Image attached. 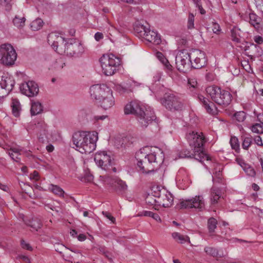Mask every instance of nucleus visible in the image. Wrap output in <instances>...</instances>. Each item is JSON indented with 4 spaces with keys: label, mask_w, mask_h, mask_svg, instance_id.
<instances>
[{
    "label": "nucleus",
    "mask_w": 263,
    "mask_h": 263,
    "mask_svg": "<svg viewBox=\"0 0 263 263\" xmlns=\"http://www.w3.org/2000/svg\"><path fill=\"white\" fill-rule=\"evenodd\" d=\"M221 197V190L216 186H213L211 189L210 200L212 205L218 203Z\"/></svg>",
    "instance_id": "5701e85b"
},
{
    "label": "nucleus",
    "mask_w": 263,
    "mask_h": 263,
    "mask_svg": "<svg viewBox=\"0 0 263 263\" xmlns=\"http://www.w3.org/2000/svg\"><path fill=\"white\" fill-rule=\"evenodd\" d=\"M144 151V148L140 149L136 153V169L140 173L148 174L154 172L155 168L163 162L164 155L163 152L158 148L150 154H147Z\"/></svg>",
    "instance_id": "f03ea898"
},
{
    "label": "nucleus",
    "mask_w": 263,
    "mask_h": 263,
    "mask_svg": "<svg viewBox=\"0 0 263 263\" xmlns=\"http://www.w3.org/2000/svg\"><path fill=\"white\" fill-rule=\"evenodd\" d=\"M254 40L258 44H261L263 43V38L259 35L255 36Z\"/></svg>",
    "instance_id": "bf43d9fd"
},
{
    "label": "nucleus",
    "mask_w": 263,
    "mask_h": 263,
    "mask_svg": "<svg viewBox=\"0 0 263 263\" xmlns=\"http://www.w3.org/2000/svg\"><path fill=\"white\" fill-rule=\"evenodd\" d=\"M254 141L255 143L258 146H263L261 138L260 136H256L254 138Z\"/></svg>",
    "instance_id": "13d9d810"
},
{
    "label": "nucleus",
    "mask_w": 263,
    "mask_h": 263,
    "mask_svg": "<svg viewBox=\"0 0 263 263\" xmlns=\"http://www.w3.org/2000/svg\"><path fill=\"white\" fill-rule=\"evenodd\" d=\"M50 190L55 195H57L60 197L64 196L65 193L64 191L62 188L58 185H53L52 184H50Z\"/></svg>",
    "instance_id": "f704fd0d"
},
{
    "label": "nucleus",
    "mask_w": 263,
    "mask_h": 263,
    "mask_svg": "<svg viewBox=\"0 0 263 263\" xmlns=\"http://www.w3.org/2000/svg\"><path fill=\"white\" fill-rule=\"evenodd\" d=\"M102 214L103 215L106 217L107 218H108V219H109L112 223H114L115 222V218L109 212H104V211H103L102 212Z\"/></svg>",
    "instance_id": "3c124183"
},
{
    "label": "nucleus",
    "mask_w": 263,
    "mask_h": 263,
    "mask_svg": "<svg viewBox=\"0 0 263 263\" xmlns=\"http://www.w3.org/2000/svg\"><path fill=\"white\" fill-rule=\"evenodd\" d=\"M124 112L125 115L132 114V102H128L124 107Z\"/></svg>",
    "instance_id": "8fccbe9b"
},
{
    "label": "nucleus",
    "mask_w": 263,
    "mask_h": 263,
    "mask_svg": "<svg viewBox=\"0 0 263 263\" xmlns=\"http://www.w3.org/2000/svg\"><path fill=\"white\" fill-rule=\"evenodd\" d=\"M198 98L208 113L212 115L216 114V107L213 102L210 101L209 99L202 96H199Z\"/></svg>",
    "instance_id": "aec40b11"
},
{
    "label": "nucleus",
    "mask_w": 263,
    "mask_h": 263,
    "mask_svg": "<svg viewBox=\"0 0 263 263\" xmlns=\"http://www.w3.org/2000/svg\"><path fill=\"white\" fill-rule=\"evenodd\" d=\"M133 115H134L138 125L145 128L157 119L153 108L138 100H133Z\"/></svg>",
    "instance_id": "39448f33"
},
{
    "label": "nucleus",
    "mask_w": 263,
    "mask_h": 263,
    "mask_svg": "<svg viewBox=\"0 0 263 263\" xmlns=\"http://www.w3.org/2000/svg\"><path fill=\"white\" fill-rule=\"evenodd\" d=\"M213 180L214 182L216 181L220 182L221 181V173L220 171L216 172L214 174Z\"/></svg>",
    "instance_id": "09e8293b"
},
{
    "label": "nucleus",
    "mask_w": 263,
    "mask_h": 263,
    "mask_svg": "<svg viewBox=\"0 0 263 263\" xmlns=\"http://www.w3.org/2000/svg\"><path fill=\"white\" fill-rule=\"evenodd\" d=\"M185 138L190 146L194 148L193 155L196 160L201 162L209 160V156L203 151V146L206 140L202 132L190 131L186 134Z\"/></svg>",
    "instance_id": "423d86ee"
},
{
    "label": "nucleus",
    "mask_w": 263,
    "mask_h": 263,
    "mask_svg": "<svg viewBox=\"0 0 263 263\" xmlns=\"http://www.w3.org/2000/svg\"><path fill=\"white\" fill-rule=\"evenodd\" d=\"M22 151V149L20 147H11L10 149L8 150L7 153L13 161L20 163L21 161L20 156L21 155Z\"/></svg>",
    "instance_id": "393cba45"
},
{
    "label": "nucleus",
    "mask_w": 263,
    "mask_h": 263,
    "mask_svg": "<svg viewBox=\"0 0 263 263\" xmlns=\"http://www.w3.org/2000/svg\"><path fill=\"white\" fill-rule=\"evenodd\" d=\"M161 103L171 111L180 110L183 107V104L180 99L173 93L165 94L161 99Z\"/></svg>",
    "instance_id": "9b49d317"
},
{
    "label": "nucleus",
    "mask_w": 263,
    "mask_h": 263,
    "mask_svg": "<svg viewBox=\"0 0 263 263\" xmlns=\"http://www.w3.org/2000/svg\"><path fill=\"white\" fill-rule=\"evenodd\" d=\"M197 7H198L199 11H200V13L201 14H204L205 13V10L202 8V5L200 4H199V5L197 6H196Z\"/></svg>",
    "instance_id": "0e129e2a"
},
{
    "label": "nucleus",
    "mask_w": 263,
    "mask_h": 263,
    "mask_svg": "<svg viewBox=\"0 0 263 263\" xmlns=\"http://www.w3.org/2000/svg\"><path fill=\"white\" fill-rule=\"evenodd\" d=\"M143 38L155 45H159L161 43V35L153 30L147 29Z\"/></svg>",
    "instance_id": "6ab92c4d"
},
{
    "label": "nucleus",
    "mask_w": 263,
    "mask_h": 263,
    "mask_svg": "<svg viewBox=\"0 0 263 263\" xmlns=\"http://www.w3.org/2000/svg\"><path fill=\"white\" fill-rule=\"evenodd\" d=\"M14 85V82H12L9 79L8 80H5L4 83L1 84L0 86V95L2 93L1 92L3 89H7L8 90H11ZM1 96H0V97Z\"/></svg>",
    "instance_id": "72a5a7b5"
},
{
    "label": "nucleus",
    "mask_w": 263,
    "mask_h": 263,
    "mask_svg": "<svg viewBox=\"0 0 263 263\" xmlns=\"http://www.w3.org/2000/svg\"><path fill=\"white\" fill-rule=\"evenodd\" d=\"M12 0H0V5L4 7L6 10L9 11L11 9Z\"/></svg>",
    "instance_id": "c03bdc74"
},
{
    "label": "nucleus",
    "mask_w": 263,
    "mask_h": 263,
    "mask_svg": "<svg viewBox=\"0 0 263 263\" xmlns=\"http://www.w3.org/2000/svg\"><path fill=\"white\" fill-rule=\"evenodd\" d=\"M144 151V148L140 149L136 153V169L140 173L148 174L154 172L155 168L163 162L164 155L163 152L158 148L150 154H147Z\"/></svg>",
    "instance_id": "f257e3e1"
},
{
    "label": "nucleus",
    "mask_w": 263,
    "mask_h": 263,
    "mask_svg": "<svg viewBox=\"0 0 263 263\" xmlns=\"http://www.w3.org/2000/svg\"><path fill=\"white\" fill-rule=\"evenodd\" d=\"M105 181L110 184L117 191H124L127 188L125 183L118 178H108Z\"/></svg>",
    "instance_id": "412c9836"
},
{
    "label": "nucleus",
    "mask_w": 263,
    "mask_h": 263,
    "mask_svg": "<svg viewBox=\"0 0 263 263\" xmlns=\"http://www.w3.org/2000/svg\"><path fill=\"white\" fill-rule=\"evenodd\" d=\"M230 143L232 149L236 151L239 149V144L237 138L235 137L231 138L230 140Z\"/></svg>",
    "instance_id": "de8ad7c7"
},
{
    "label": "nucleus",
    "mask_w": 263,
    "mask_h": 263,
    "mask_svg": "<svg viewBox=\"0 0 263 263\" xmlns=\"http://www.w3.org/2000/svg\"><path fill=\"white\" fill-rule=\"evenodd\" d=\"M208 228L210 232H213L216 228L217 220L216 219L212 217L208 220Z\"/></svg>",
    "instance_id": "ea45409f"
},
{
    "label": "nucleus",
    "mask_w": 263,
    "mask_h": 263,
    "mask_svg": "<svg viewBox=\"0 0 263 263\" xmlns=\"http://www.w3.org/2000/svg\"><path fill=\"white\" fill-rule=\"evenodd\" d=\"M17 58V54L13 46L9 44H4L0 46V63L6 66H11L14 64Z\"/></svg>",
    "instance_id": "1a4fd4ad"
},
{
    "label": "nucleus",
    "mask_w": 263,
    "mask_h": 263,
    "mask_svg": "<svg viewBox=\"0 0 263 263\" xmlns=\"http://www.w3.org/2000/svg\"><path fill=\"white\" fill-rule=\"evenodd\" d=\"M93 177L91 174L89 173L85 174V179L88 182H91L93 180Z\"/></svg>",
    "instance_id": "e2e57ef3"
},
{
    "label": "nucleus",
    "mask_w": 263,
    "mask_h": 263,
    "mask_svg": "<svg viewBox=\"0 0 263 263\" xmlns=\"http://www.w3.org/2000/svg\"><path fill=\"white\" fill-rule=\"evenodd\" d=\"M194 154V152L193 153H191L190 151L187 149H183L179 153V157L182 158H194L195 159V157L193 155Z\"/></svg>",
    "instance_id": "a19ab883"
},
{
    "label": "nucleus",
    "mask_w": 263,
    "mask_h": 263,
    "mask_svg": "<svg viewBox=\"0 0 263 263\" xmlns=\"http://www.w3.org/2000/svg\"><path fill=\"white\" fill-rule=\"evenodd\" d=\"M39 173L37 171H34L33 172V173L31 175L30 178L31 179L37 180L39 179Z\"/></svg>",
    "instance_id": "680f3d73"
},
{
    "label": "nucleus",
    "mask_w": 263,
    "mask_h": 263,
    "mask_svg": "<svg viewBox=\"0 0 263 263\" xmlns=\"http://www.w3.org/2000/svg\"><path fill=\"white\" fill-rule=\"evenodd\" d=\"M157 57L161 62V63L165 66V67L168 70H171L172 68L171 65L169 63L168 60L164 57L161 52H157Z\"/></svg>",
    "instance_id": "c9c22d12"
},
{
    "label": "nucleus",
    "mask_w": 263,
    "mask_h": 263,
    "mask_svg": "<svg viewBox=\"0 0 263 263\" xmlns=\"http://www.w3.org/2000/svg\"><path fill=\"white\" fill-rule=\"evenodd\" d=\"M154 213L151 211H144L142 213H139L138 214V215L136 216H148L152 217L154 216Z\"/></svg>",
    "instance_id": "864d4df0"
},
{
    "label": "nucleus",
    "mask_w": 263,
    "mask_h": 263,
    "mask_svg": "<svg viewBox=\"0 0 263 263\" xmlns=\"http://www.w3.org/2000/svg\"><path fill=\"white\" fill-rule=\"evenodd\" d=\"M102 71L106 76H112L121 65V59L112 54H103L99 60Z\"/></svg>",
    "instance_id": "6e6552de"
},
{
    "label": "nucleus",
    "mask_w": 263,
    "mask_h": 263,
    "mask_svg": "<svg viewBox=\"0 0 263 263\" xmlns=\"http://www.w3.org/2000/svg\"><path fill=\"white\" fill-rule=\"evenodd\" d=\"M212 30L214 33L219 34L221 30L219 24L216 23H213Z\"/></svg>",
    "instance_id": "603ef678"
},
{
    "label": "nucleus",
    "mask_w": 263,
    "mask_h": 263,
    "mask_svg": "<svg viewBox=\"0 0 263 263\" xmlns=\"http://www.w3.org/2000/svg\"><path fill=\"white\" fill-rule=\"evenodd\" d=\"M10 106L12 109V113L15 117L20 116L22 107L19 100L17 98H12Z\"/></svg>",
    "instance_id": "b1692460"
},
{
    "label": "nucleus",
    "mask_w": 263,
    "mask_h": 263,
    "mask_svg": "<svg viewBox=\"0 0 263 263\" xmlns=\"http://www.w3.org/2000/svg\"><path fill=\"white\" fill-rule=\"evenodd\" d=\"M103 38V34L99 32H97L95 34V39L97 41H99Z\"/></svg>",
    "instance_id": "052dcab7"
},
{
    "label": "nucleus",
    "mask_w": 263,
    "mask_h": 263,
    "mask_svg": "<svg viewBox=\"0 0 263 263\" xmlns=\"http://www.w3.org/2000/svg\"><path fill=\"white\" fill-rule=\"evenodd\" d=\"M179 206L180 209L195 208L202 211L205 208L204 200L201 195L196 196L192 198L181 201Z\"/></svg>",
    "instance_id": "ddd939ff"
},
{
    "label": "nucleus",
    "mask_w": 263,
    "mask_h": 263,
    "mask_svg": "<svg viewBox=\"0 0 263 263\" xmlns=\"http://www.w3.org/2000/svg\"><path fill=\"white\" fill-rule=\"evenodd\" d=\"M98 134L95 131L87 132L80 131L73 134V147L82 154H90L96 148Z\"/></svg>",
    "instance_id": "20e7f679"
},
{
    "label": "nucleus",
    "mask_w": 263,
    "mask_h": 263,
    "mask_svg": "<svg viewBox=\"0 0 263 263\" xmlns=\"http://www.w3.org/2000/svg\"><path fill=\"white\" fill-rule=\"evenodd\" d=\"M78 239L81 241H84L86 239V236L83 234H80L78 235Z\"/></svg>",
    "instance_id": "69168bd1"
},
{
    "label": "nucleus",
    "mask_w": 263,
    "mask_h": 263,
    "mask_svg": "<svg viewBox=\"0 0 263 263\" xmlns=\"http://www.w3.org/2000/svg\"><path fill=\"white\" fill-rule=\"evenodd\" d=\"M46 149L49 153L52 152L54 150V146L51 144L48 145L46 146Z\"/></svg>",
    "instance_id": "338daca9"
},
{
    "label": "nucleus",
    "mask_w": 263,
    "mask_h": 263,
    "mask_svg": "<svg viewBox=\"0 0 263 263\" xmlns=\"http://www.w3.org/2000/svg\"><path fill=\"white\" fill-rule=\"evenodd\" d=\"M191 67L200 69L205 66L206 60L203 51L199 49H192L190 51Z\"/></svg>",
    "instance_id": "2eb2a0df"
},
{
    "label": "nucleus",
    "mask_w": 263,
    "mask_h": 263,
    "mask_svg": "<svg viewBox=\"0 0 263 263\" xmlns=\"http://www.w3.org/2000/svg\"><path fill=\"white\" fill-rule=\"evenodd\" d=\"M48 42L53 49L60 54L70 57H78L84 52L82 44L73 39L65 43L64 39L55 33L48 35Z\"/></svg>",
    "instance_id": "7ed1b4c3"
},
{
    "label": "nucleus",
    "mask_w": 263,
    "mask_h": 263,
    "mask_svg": "<svg viewBox=\"0 0 263 263\" xmlns=\"http://www.w3.org/2000/svg\"><path fill=\"white\" fill-rule=\"evenodd\" d=\"M122 142L121 144L120 145V147L125 146L127 145V144L125 143L127 141V137L122 138Z\"/></svg>",
    "instance_id": "774afa93"
},
{
    "label": "nucleus",
    "mask_w": 263,
    "mask_h": 263,
    "mask_svg": "<svg viewBox=\"0 0 263 263\" xmlns=\"http://www.w3.org/2000/svg\"><path fill=\"white\" fill-rule=\"evenodd\" d=\"M65 64L61 59L56 60L52 65V68L56 69H61L63 68Z\"/></svg>",
    "instance_id": "a18cd8bd"
},
{
    "label": "nucleus",
    "mask_w": 263,
    "mask_h": 263,
    "mask_svg": "<svg viewBox=\"0 0 263 263\" xmlns=\"http://www.w3.org/2000/svg\"><path fill=\"white\" fill-rule=\"evenodd\" d=\"M44 24V22L41 18H37L33 21L30 24V28L33 31L40 30Z\"/></svg>",
    "instance_id": "473e14b6"
},
{
    "label": "nucleus",
    "mask_w": 263,
    "mask_h": 263,
    "mask_svg": "<svg viewBox=\"0 0 263 263\" xmlns=\"http://www.w3.org/2000/svg\"><path fill=\"white\" fill-rule=\"evenodd\" d=\"M206 92L213 101L223 107L229 105L232 101V95L230 92L221 89L219 86L216 85L208 86L206 88Z\"/></svg>",
    "instance_id": "0eeeda50"
},
{
    "label": "nucleus",
    "mask_w": 263,
    "mask_h": 263,
    "mask_svg": "<svg viewBox=\"0 0 263 263\" xmlns=\"http://www.w3.org/2000/svg\"><path fill=\"white\" fill-rule=\"evenodd\" d=\"M21 246L23 249L27 250H31L32 248L29 243H27L25 241L22 240L21 241Z\"/></svg>",
    "instance_id": "6e6d98bb"
},
{
    "label": "nucleus",
    "mask_w": 263,
    "mask_h": 263,
    "mask_svg": "<svg viewBox=\"0 0 263 263\" xmlns=\"http://www.w3.org/2000/svg\"><path fill=\"white\" fill-rule=\"evenodd\" d=\"M157 194V204L164 208L171 206L173 202V197L170 193L159 191Z\"/></svg>",
    "instance_id": "f3484780"
},
{
    "label": "nucleus",
    "mask_w": 263,
    "mask_h": 263,
    "mask_svg": "<svg viewBox=\"0 0 263 263\" xmlns=\"http://www.w3.org/2000/svg\"><path fill=\"white\" fill-rule=\"evenodd\" d=\"M240 29L234 27L231 30V36L232 40L236 43L240 42Z\"/></svg>",
    "instance_id": "2f4dec72"
},
{
    "label": "nucleus",
    "mask_w": 263,
    "mask_h": 263,
    "mask_svg": "<svg viewBox=\"0 0 263 263\" xmlns=\"http://www.w3.org/2000/svg\"><path fill=\"white\" fill-rule=\"evenodd\" d=\"M26 18L24 16L16 15L13 20V25L17 28H22L25 26Z\"/></svg>",
    "instance_id": "7c9ffc66"
},
{
    "label": "nucleus",
    "mask_w": 263,
    "mask_h": 263,
    "mask_svg": "<svg viewBox=\"0 0 263 263\" xmlns=\"http://www.w3.org/2000/svg\"><path fill=\"white\" fill-rule=\"evenodd\" d=\"M194 16L192 13H190L188 17L187 28L192 29L194 27Z\"/></svg>",
    "instance_id": "49530a36"
},
{
    "label": "nucleus",
    "mask_w": 263,
    "mask_h": 263,
    "mask_svg": "<svg viewBox=\"0 0 263 263\" xmlns=\"http://www.w3.org/2000/svg\"><path fill=\"white\" fill-rule=\"evenodd\" d=\"M24 221L26 225L32 229V231H38L42 226L41 220L36 218H32V219L28 220L27 221L24 220Z\"/></svg>",
    "instance_id": "bb28decb"
},
{
    "label": "nucleus",
    "mask_w": 263,
    "mask_h": 263,
    "mask_svg": "<svg viewBox=\"0 0 263 263\" xmlns=\"http://www.w3.org/2000/svg\"><path fill=\"white\" fill-rule=\"evenodd\" d=\"M157 193H155V195L148 194L145 198L146 202L151 205H155L157 204Z\"/></svg>",
    "instance_id": "4c0bfd02"
},
{
    "label": "nucleus",
    "mask_w": 263,
    "mask_h": 263,
    "mask_svg": "<svg viewBox=\"0 0 263 263\" xmlns=\"http://www.w3.org/2000/svg\"><path fill=\"white\" fill-rule=\"evenodd\" d=\"M97 103L105 110L112 107L115 105V99L112 95V92Z\"/></svg>",
    "instance_id": "4be33fe9"
},
{
    "label": "nucleus",
    "mask_w": 263,
    "mask_h": 263,
    "mask_svg": "<svg viewBox=\"0 0 263 263\" xmlns=\"http://www.w3.org/2000/svg\"><path fill=\"white\" fill-rule=\"evenodd\" d=\"M94 160L96 164L103 170L107 171H112L116 172L117 170L114 165L113 160L106 152L103 151L97 153L95 155Z\"/></svg>",
    "instance_id": "9d476101"
},
{
    "label": "nucleus",
    "mask_w": 263,
    "mask_h": 263,
    "mask_svg": "<svg viewBox=\"0 0 263 263\" xmlns=\"http://www.w3.org/2000/svg\"><path fill=\"white\" fill-rule=\"evenodd\" d=\"M249 23L256 30H259L261 29L260 24L261 18L257 16L256 14L252 13L249 14Z\"/></svg>",
    "instance_id": "a878e982"
},
{
    "label": "nucleus",
    "mask_w": 263,
    "mask_h": 263,
    "mask_svg": "<svg viewBox=\"0 0 263 263\" xmlns=\"http://www.w3.org/2000/svg\"><path fill=\"white\" fill-rule=\"evenodd\" d=\"M176 65L178 70L186 72L191 67L190 52L186 50L179 51L176 57Z\"/></svg>",
    "instance_id": "f8f14e48"
},
{
    "label": "nucleus",
    "mask_w": 263,
    "mask_h": 263,
    "mask_svg": "<svg viewBox=\"0 0 263 263\" xmlns=\"http://www.w3.org/2000/svg\"><path fill=\"white\" fill-rule=\"evenodd\" d=\"M243 170L247 174V175L251 177H254L256 175V172L253 167L249 164H245Z\"/></svg>",
    "instance_id": "58836bf2"
},
{
    "label": "nucleus",
    "mask_w": 263,
    "mask_h": 263,
    "mask_svg": "<svg viewBox=\"0 0 263 263\" xmlns=\"http://www.w3.org/2000/svg\"><path fill=\"white\" fill-rule=\"evenodd\" d=\"M234 117L238 122H243L246 118V113L243 111H237L234 114Z\"/></svg>",
    "instance_id": "37998d69"
},
{
    "label": "nucleus",
    "mask_w": 263,
    "mask_h": 263,
    "mask_svg": "<svg viewBox=\"0 0 263 263\" xmlns=\"http://www.w3.org/2000/svg\"><path fill=\"white\" fill-rule=\"evenodd\" d=\"M242 147L245 149H248L252 142V139L251 136H242Z\"/></svg>",
    "instance_id": "e433bc0d"
},
{
    "label": "nucleus",
    "mask_w": 263,
    "mask_h": 263,
    "mask_svg": "<svg viewBox=\"0 0 263 263\" xmlns=\"http://www.w3.org/2000/svg\"><path fill=\"white\" fill-rule=\"evenodd\" d=\"M20 90L22 93L29 97H33L36 96L39 91L37 84L33 81H29L22 84Z\"/></svg>",
    "instance_id": "dca6fc26"
},
{
    "label": "nucleus",
    "mask_w": 263,
    "mask_h": 263,
    "mask_svg": "<svg viewBox=\"0 0 263 263\" xmlns=\"http://www.w3.org/2000/svg\"><path fill=\"white\" fill-rule=\"evenodd\" d=\"M143 20H136L133 24V33L139 39L143 38L147 29L144 26Z\"/></svg>",
    "instance_id": "a211bd4d"
},
{
    "label": "nucleus",
    "mask_w": 263,
    "mask_h": 263,
    "mask_svg": "<svg viewBox=\"0 0 263 263\" xmlns=\"http://www.w3.org/2000/svg\"><path fill=\"white\" fill-rule=\"evenodd\" d=\"M204 251L207 255L213 257H222L223 256V254H220L218 250L214 247H205Z\"/></svg>",
    "instance_id": "c85d7f7f"
},
{
    "label": "nucleus",
    "mask_w": 263,
    "mask_h": 263,
    "mask_svg": "<svg viewBox=\"0 0 263 263\" xmlns=\"http://www.w3.org/2000/svg\"><path fill=\"white\" fill-rule=\"evenodd\" d=\"M90 94L91 98L97 102L112 92L111 89L105 84H97L90 87Z\"/></svg>",
    "instance_id": "4468645a"
},
{
    "label": "nucleus",
    "mask_w": 263,
    "mask_h": 263,
    "mask_svg": "<svg viewBox=\"0 0 263 263\" xmlns=\"http://www.w3.org/2000/svg\"><path fill=\"white\" fill-rule=\"evenodd\" d=\"M172 236L173 238L180 243H184L185 242H190V238L187 236H184L178 232H174Z\"/></svg>",
    "instance_id": "c756f323"
},
{
    "label": "nucleus",
    "mask_w": 263,
    "mask_h": 263,
    "mask_svg": "<svg viewBox=\"0 0 263 263\" xmlns=\"http://www.w3.org/2000/svg\"><path fill=\"white\" fill-rule=\"evenodd\" d=\"M188 84L193 88H195L197 85V82L195 79H189Z\"/></svg>",
    "instance_id": "5fc2aeb1"
},
{
    "label": "nucleus",
    "mask_w": 263,
    "mask_h": 263,
    "mask_svg": "<svg viewBox=\"0 0 263 263\" xmlns=\"http://www.w3.org/2000/svg\"><path fill=\"white\" fill-rule=\"evenodd\" d=\"M251 130L253 133L257 134L263 133V123H256L253 125Z\"/></svg>",
    "instance_id": "79ce46f5"
},
{
    "label": "nucleus",
    "mask_w": 263,
    "mask_h": 263,
    "mask_svg": "<svg viewBox=\"0 0 263 263\" xmlns=\"http://www.w3.org/2000/svg\"><path fill=\"white\" fill-rule=\"evenodd\" d=\"M43 111V106L39 102H32L31 103V106L30 112L32 116L37 115L41 113Z\"/></svg>",
    "instance_id": "cd10ccee"
},
{
    "label": "nucleus",
    "mask_w": 263,
    "mask_h": 263,
    "mask_svg": "<svg viewBox=\"0 0 263 263\" xmlns=\"http://www.w3.org/2000/svg\"><path fill=\"white\" fill-rule=\"evenodd\" d=\"M107 118H108V116L106 115L95 116L93 117V120L97 122L99 120H104Z\"/></svg>",
    "instance_id": "4d7b16f0"
}]
</instances>
